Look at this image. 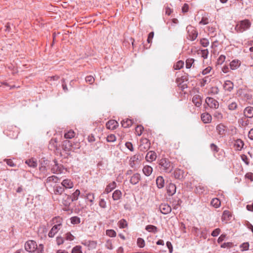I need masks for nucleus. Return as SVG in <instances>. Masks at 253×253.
I'll return each instance as SVG.
<instances>
[{
	"mask_svg": "<svg viewBox=\"0 0 253 253\" xmlns=\"http://www.w3.org/2000/svg\"><path fill=\"white\" fill-rule=\"evenodd\" d=\"M159 165L166 172L170 173L172 170L173 166L170 162L166 158L161 159L159 161Z\"/></svg>",
	"mask_w": 253,
	"mask_h": 253,
	"instance_id": "nucleus-1",
	"label": "nucleus"
},
{
	"mask_svg": "<svg viewBox=\"0 0 253 253\" xmlns=\"http://www.w3.org/2000/svg\"><path fill=\"white\" fill-rule=\"evenodd\" d=\"M251 23L249 20L246 19L240 21L235 27V30L237 32L242 33L249 29Z\"/></svg>",
	"mask_w": 253,
	"mask_h": 253,
	"instance_id": "nucleus-2",
	"label": "nucleus"
},
{
	"mask_svg": "<svg viewBox=\"0 0 253 253\" xmlns=\"http://www.w3.org/2000/svg\"><path fill=\"white\" fill-rule=\"evenodd\" d=\"M237 94L245 101H250L252 99V94L251 92L246 90L239 89Z\"/></svg>",
	"mask_w": 253,
	"mask_h": 253,
	"instance_id": "nucleus-3",
	"label": "nucleus"
},
{
	"mask_svg": "<svg viewBox=\"0 0 253 253\" xmlns=\"http://www.w3.org/2000/svg\"><path fill=\"white\" fill-rule=\"evenodd\" d=\"M37 248L36 242L33 240H29L25 244V249L29 252H33Z\"/></svg>",
	"mask_w": 253,
	"mask_h": 253,
	"instance_id": "nucleus-4",
	"label": "nucleus"
},
{
	"mask_svg": "<svg viewBox=\"0 0 253 253\" xmlns=\"http://www.w3.org/2000/svg\"><path fill=\"white\" fill-rule=\"evenodd\" d=\"M150 147V142L149 140L145 138H141L140 140V144L139 149L141 151H147Z\"/></svg>",
	"mask_w": 253,
	"mask_h": 253,
	"instance_id": "nucleus-5",
	"label": "nucleus"
},
{
	"mask_svg": "<svg viewBox=\"0 0 253 253\" xmlns=\"http://www.w3.org/2000/svg\"><path fill=\"white\" fill-rule=\"evenodd\" d=\"M187 29L188 33L187 38L191 41H194L197 38L198 36L197 31L196 29H194L192 27H190V28L188 27Z\"/></svg>",
	"mask_w": 253,
	"mask_h": 253,
	"instance_id": "nucleus-6",
	"label": "nucleus"
},
{
	"mask_svg": "<svg viewBox=\"0 0 253 253\" xmlns=\"http://www.w3.org/2000/svg\"><path fill=\"white\" fill-rule=\"evenodd\" d=\"M206 102L211 108L217 109L219 107V103L217 101L211 97H207Z\"/></svg>",
	"mask_w": 253,
	"mask_h": 253,
	"instance_id": "nucleus-7",
	"label": "nucleus"
},
{
	"mask_svg": "<svg viewBox=\"0 0 253 253\" xmlns=\"http://www.w3.org/2000/svg\"><path fill=\"white\" fill-rule=\"evenodd\" d=\"M54 165L51 168V171L54 173H61L63 172V167L59 165L56 160L54 161Z\"/></svg>",
	"mask_w": 253,
	"mask_h": 253,
	"instance_id": "nucleus-8",
	"label": "nucleus"
},
{
	"mask_svg": "<svg viewBox=\"0 0 253 253\" xmlns=\"http://www.w3.org/2000/svg\"><path fill=\"white\" fill-rule=\"evenodd\" d=\"M159 210L164 214L170 213L171 211L170 206L166 204H162L159 206Z\"/></svg>",
	"mask_w": 253,
	"mask_h": 253,
	"instance_id": "nucleus-9",
	"label": "nucleus"
},
{
	"mask_svg": "<svg viewBox=\"0 0 253 253\" xmlns=\"http://www.w3.org/2000/svg\"><path fill=\"white\" fill-rule=\"evenodd\" d=\"M72 143L69 140H64L62 143V148L65 152H69L72 150Z\"/></svg>",
	"mask_w": 253,
	"mask_h": 253,
	"instance_id": "nucleus-10",
	"label": "nucleus"
},
{
	"mask_svg": "<svg viewBox=\"0 0 253 253\" xmlns=\"http://www.w3.org/2000/svg\"><path fill=\"white\" fill-rule=\"evenodd\" d=\"M72 202L70 195L66 194L63 195L62 203L65 206L69 207Z\"/></svg>",
	"mask_w": 253,
	"mask_h": 253,
	"instance_id": "nucleus-11",
	"label": "nucleus"
},
{
	"mask_svg": "<svg viewBox=\"0 0 253 253\" xmlns=\"http://www.w3.org/2000/svg\"><path fill=\"white\" fill-rule=\"evenodd\" d=\"M61 226V223H58L56 225H54L48 233V236L49 237H53L55 235V234L58 231V230L60 229V227Z\"/></svg>",
	"mask_w": 253,
	"mask_h": 253,
	"instance_id": "nucleus-12",
	"label": "nucleus"
},
{
	"mask_svg": "<svg viewBox=\"0 0 253 253\" xmlns=\"http://www.w3.org/2000/svg\"><path fill=\"white\" fill-rule=\"evenodd\" d=\"M106 127L109 129H115L118 126V123L114 120H109L106 124Z\"/></svg>",
	"mask_w": 253,
	"mask_h": 253,
	"instance_id": "nucleus-13",
	"label": "nucleus"
},
{
	"mask_svg": "<svg viewBox=\"0 0 253 253\" xmlns=\"http://www.w3.org/2000/svg\"><path fill=\"white\" fill-rule=\"evenodd\" d=\"M192 102L195 105L198 107L202 105V97L198 94L195 95L192 98Z\"/></svg>",
	"mask_w": 253,
	"mask_h": 253,
	"instance_id": "nucleus-14",
	"label": "nucleus"
},
{
	"mask_svg": "<svg viewBox=\"0 0 253 253\" xmlns=\"http://www.w3.org/2000/svg\"><path fill=\"white\" fill-rule=\"evenodd\" d=\"M244 114L246 118H252L253 117V107L251 106L246 107L244 111Z\"/></svg>",
	"mask_w": 253,
	"mask_h": 253,
	"instance_id": "nucleus-15",
	"label": "nucleus"
},
{
	"mask_svg": "<svg viewBox=\"0 0 253 253\" xmlns=\"http://www.w3.org/2000/svg\"><path fill=\"white\" fill-rule=\"evenodd\" d=\"M61 185L65 189H70L73 187L74 184L70 179H66L62 181Z\"/></svg>",
	"mask_w": 253,
	"mask_h": 253,
	"instance_id": "nucleus-16",
	"label": "nucleus"
},
{
	"mask_svg": "<svg viewBox=\"0 0 253 253\" xmlns=\"http://www.w3.org/2000/svg\"><path fill=\"white\" fill-rule=\"evenodd\" d=\"M167 193L169 196H172L176 192V186L174 184L169 183L167 187Z\"/></svg>",
	"mask_w": 253,
	"mask_h": 253,
	"instance_id": "nucleus-17",
	"label": "nucleus"
},
{
	"mask_svg": "<svg viewBox=\"0 0 253 253\" xmlns=\"http://www.w3.org/2000/svg\"><path fill=\"white\" fill-rule=\"evenodd\" d=\"M157 158L156 154L154 151H149L147 153L145 159L148 162H152L156 160Z\"/></svg>",
	"mask_w": 253,
	"mask_h": 253,
	"instance_id": "nucleus-18",
	"label": "nucleus"
},
{
	"mask_svg": "<svg viewBox=\"0 0 253 253\" xmlns=\"http://www.w3.org/2000/svg\"><path fill=\"white\" fill-rule=\"evenodd\" d=\"M140 180V175L139 173H136L134 174L130 179V182L133 185L136 184Z\"/></svg>",
	"mask_w": 253,
	"mask_h": 253,
	"instance_id": "nucleus-19",
	"label": "nucleus"
},
{
	"mask_svg": "<svg viewBox=\"0 0 253 253\" xmlns=\"http://www.w3.org/2000/svg\"><path fill=\"white\" fill-rule=\"evenodd\" d=\"M64 191V188L62 185H55L53 187V193L55 195H61Z\"/></svg>",
	"mask_w": 253,
	"mask_h": 253,
	"instance_id": "nucleus-20",
	"label": "nucleus"
},
{
	"mask_svg": "<svg viewBox=\"0 0 253 253\" xmlns=\"http://www.w3.org/2000/svg\"><path fill=\"white\" fill-rule=\"evenodd\" d=\"M201 119L205 123H209L211 121V116L209 113H203L201 115Z\"/></svg>",
	"mask_w": 253,
	"mask_h": 253,
	"instance_id": "nucleus-21",
	"label": "nucleus"
},
{
	"mask_svg": "<svg viewBox=\"0 0 253 253\" xmlns=\"http://www.w3.org/2000/svg\"><path fill=\"white\" fill-rule=\"evenodd\" d=\"M184 172L180 169H176L173 172L174 176L175 178L181 179L183 177Z\"/></svg>",
	"mask_w": 253,
	"mask_h": 253,
	"instance_id": "nucleus-22",
	"label": "nucleus"
},
{
	"mask_svg": "<svg viewBox=\"0 0 253 253\" xmlns=\"http://www.w3.org/2000/svg\"><path fill=\"white\" fill-rule=\"evenodd\" d=\"M116 186V183L115 182H113L110 184H109L106 188H105V191L103 194L106 193L108 194L111 192Z\"/></svg>",
	"mask_w": 253,
	"mask_h": 253,
	"instance_id": "nucleus-23",
	"label": "nucleus"
},
{
	"mask_svg": "<svg viewBox=\"0 0 253 253\" xmlns=\"http://www.w3.org/2000/svg\"><path fill=\"white\" fill-rule=\"evenodd\" d=\"M233 83L230 81H226L224 84V88L225 90L231 91L233 89Z\"/></svg>",
	"mask_w": 253,
	"mask_h": 253,
	"instance_id": "nucleus-24",
	"label": "nucleus"
},
{
	"mask_svg": "<svg viewBox=\"0 0 253 253\" xmlns=\"http://www.w3.org/2000/svg\"><path fill=\"white\" fill-rule=\"evenodd\" d=\"M121 124L123 127L124 128H127L132 126L133 122L130 119H126L125 120H123L121 122Z\"/></svg>",
	"mask_w": 253,
	"mask_h": 253,
	"instance_id": "nucleus-25",
	"label": "nucleus"
},
{
	"mask_svg": "<svg viewBox=\"0 0 253 253\" xmlns=\"http://www.w3.org/2000/svg\"><path fill=\"white\" fill-rule=\"evenodd\" d=\"M238 123L239 124L240 126L243 127H246L249 125V121L247 119L246 117H244L239 119Z\"/></svg>",
	"mask_w": 253,
	"mask_h": 253,
	"instance_id": "nucleus-26",
	"label": "nucleus"
},
{
	"mask_svg": "<svg viewBox=\"0 0 253 253\" xmlns=\"http://www.w3.org/2000/svg\"><path fill=\"white\" fill-rule=\"evenodd\" d=\"M165 183V180L162 176H158L156 179V184L157 187L159 188H162L164 187Z\"/></svg>",
	"mask_w": 253,
	"mask_h": 253,
	"instance_id": "nucleus-27",
	"label": "nucleus"
},
{
	"mask_svg": "<svg viewBox=\"0 0 253 253\" xmlns=\"http://www.w3.org/2000/svg\"><path fill=\"white\" fill-rule=\"evenodd\" d=\"M153 169L149 166H145L143 169V172L144 174L146 176H149L152 173Z\"/></svg>",
	"mask_w": 253,
	"mask_h": 253,
	"instance_id": "nucleus-28",
	"label": "nucleus"
},
{
	"mask_svg": "<svg viewBox=\"0 0 253 253\" xmlns=\"http://www.w3.org/2000/svg\"><path fill=\"white\" fill-rule=\"evenodd\" d=\"M240 65V62L239 60H234L230 63V67L232 70H235L237 69Z\"/></svg>",
	"mask_w": 253,
	"mask_h": 253,
	"instance_id": "nucleus-29",
	"label": "nucleus"
},
{
	"mask_svg": "<svg viewBox=\"0 0 253 253\" xmlns=\"http://www.w3.org/2000/svg\"><path fill=\"white\" fill-rule=\"evenodd\" d=\"M25 163L29 167L32 168H36L37 166V163L33 158L27 160L25 161Z\"/></svg>",
	"mask_w": 253,
	"mask_h": 253,
	"instance_id": "nucleus-30",
	"label": "nucleus"
},
{
	"mask_svg": "<svg viewBox=\"0 0 253 253\" xmlns=\"http://www.w3.org/2000/svg\"><path fill=\"white\" fill-rule=\"evenodd\" d=\"M216 130L219 134L223 135L226 131L225 126L222 124H219L216 126Z\"/></svg>",
	"mask_w": 253,
	"mask_h": 253,
	"instance_id": "nucleus-31",
	"label": "nucleus"
},
{
	"mask_svg": "<svg viewBox=\"0 0 253 253\" xmlns=\"http://www.w3.org/2000/svg\"><path fill=\"white\" fill-rule=\"evenodd\" d=\"M122 196V192L119 190H115L113 193L112 198L114 201L119 200Z\"/></svg>",
	"mask_w": 253,
	"mask_h": 253,
	"instance_id": "nucleus-32",
	"label": "nucleus"
},
{
	"mask_svg": "<svg viewBox=\"0 0 253 253\" xmlns=\"http://www.w3.org/2000/svg\"><path fill=\"white\" fill-rule=\"evenodd\" d=\"M57 138H52L49 141V147L50 149H56L57 150Z\"/></svg>",
	"mask_w": 253,
	"mask_h": 253,
	"instance_id": "nucleus-33",
	"label": "nucleus"
},
{
	"mask_svg": "<svg viewBox=\"0 0 253 253\" xmlns=\"http://www.w3.org/2000/svg\"><path fill=\"white\" fill-rule=\"evenodd\" d=\"M145 229L149 232L156 233L158 232L157 227L154 225H148L146 226Z\"/></svg>",
	"mask_w": 253,
	"mask_h": 253,
	"instance_id": "nucleus-34",
	"label": "nucleus"
},
{
	"mask_svg": "<svg viewBox=\"0 0 253 253\" xmlns=\"http://www.w3.org/2000/svg\"><path fill=\"white\" fill-rule=\"evenodd\" d=\"M211 204L215 208H218L221 204L220 200L217 198H213L212 199L211 202Z\"/></svg>",
	"mask_w": 253,
	"mask_h": 253,
	"instance_id": "nucleus-35",
	"label": "nucleus"
},
{
	"mask_svg": "<svg viewBox=\"0 0 253 253\" xmlns=\"http://www.w3.org/2000/svg\"><path fill=\"white\" fill-rule=\"evenodd\" d=\"M80 191L78 189H77L72 194V195H70L72 202L77 201L78 199L79 196H80Z\"/></svg>",
	"mask_w": 253,
	"mask_h": 253,
	"instance_id": "nucleus-36",
	"label": "nucleus"
},
{
	"mask_svg": "<svg viewBox=\"0 0 253 253\" xmlns=\"http://www.w3.org/2000/svg\"><path fill=\"white\" fill-rule=\"evenodd\" d=\"M59 178L55 176V175H52V176H49L47 178V179H46V182L47 183H50L51 182H53L54 183H57L58 182V181H59Z\"/></svg>",
	"mask_w": 253,
	"mask_h": 253,
	"instance_id": "nucleus-37",
	"label": "nucleus"
},
{
	"mask_svg": "<svg viewBox=\"0 0 253 253\" xmlns=\"http://www.w3.org/2000/svg\"><path fill=\"white\" fill-rule=\"evenodd\" d=\"M75 135V132L72 130H70L64 134V137L66 139H71L74 137Z\"/></svg>",
	"mask_w": 253,
	"mask_h": 253,
	"instance_id": "nucleus-38",
	"label": "nucleus"
},
{
	"mask_svg": "<svg viewBox=\"0 0 253 253\" xmlns=\"http://www.w3.org/2000/svg\"><path fill=\"white\" fill-rule=\"evenodd\" d=\"M183 66L184 62L181 60H179L178 62H177V63L175 65H174L173 68L174 70H179L181 69L183 67Z\"/></svg>",
	"mask_w": 253,
	"mask_h": 253,
	"instance_id": "nucleus-39",
	"label": "nucleus"
},
{
	"mask_svg": "<svg viewBox=\"0 0 253 253\" xmlns=\"http://www.w3.org/2000/svg\"><path fill=\"white\" fill-rule=\"evenodd\" d=\"M244 145L243 141L241 139H237L235 143V145L238 150H241L243 147Z\"/></svg>",
	"mask_w": 253,
	"mask_h": 253,
	"instance_id": "nucleus-40",
	"label": "nucleus"
},
{
	"mask_svg": "<svg viewBox=\"0 0 253 253\" xmlns=\"http://www.w3.org/2000/svg\"><path fill=\"white\" fill-rule=\"evenodd\" d=\"M70 220L71 223L73 224H79L81 222L80 218L78 216L72 217Z\"/></svg>",
	"mask_w": 253,
	"mask_h": 253,
	"instance_id": "nucleus-41",
	"label": "nucleus"
},
{
	"mask_svg": "<svg viewBox=\"0 0 253 253\" xmlns=\"http://www.w3.org/2000/svg\"><path fill=\"white\" fill-rule=\"evenodd\" d=\"M194 59L193 58L187 59L186 61V67L187 69L190 68L192 64L194 63Z\"/></svg>",
	"mask_w": 253,
	"mask_h": 253,
	"instance_id": "nucleus-42",
	"label": "nucleus"
},
{
	"mask_svg": "<svg viewBox=\"0 0 253 253\" xmlns=\"http://www.w3.org/2000/svg\"><path fill=\"white\" fill-rule=\"evenodd\" d=\"M143 127L141 125L137 126L135 128V131L138 136H140L142 133L143 130Z\"/></svg>",
	"mask_w": 253,
	"mask_h": 253,
	"instance_id": "nucleus-43",
	"label": "nucleus"
},
{
	"mask_svg": "<svg viewBox=\"0 0 253 253\" xmlns=\"http://www.w3.org/2000/svg\"><path fill=\"white\" fill-rule=\"evenodd\" d=\"M106 235L111 237H114L116 236V233L114 230H107L106 231Z\"/></svg>",
	"mask_w": 253,
	"mask_h": 253,
	"instance_id": "nucleus-44",
	"label": "nucleus"
},
{
	"mask_svg": "<svg viewBox=\"0 0 253 253\" xmlns=\"http://www.w3.org/2000/svg\"><path fill=\"white\" fill-rule=\"evenodd\" d=\"M119 227L121 228H125L126 227L127 224V222L125 219H122L119 222Z\"/></svg>",
	"mask_w": 253,
	"mask_h": 253,
	"instance_id": "nucleus-45",
	"label": "nucleus"
},
{
	"mask_svg": "<svg viewBox=\"0 0 253 253\" xmlns=\"http://www.w3.org/2000/svg\"><path fill=\"white\" fill-rule=\"evenodd\" d=\"M81 249V246H77L73 248L72 253H83Z\"/></svg>",
	"mask_w": 253,
	"mask_h": 253,
	"instance_id": "nucleus-46",
	"label": "nucleus"
},
{
	"mask_svg": "<svg viewBox=\"0 0 253 253\" xmlns=\"http://www.w3.org/2000/svg\"><path fill=\"white\" fill-rule=\"evenodd\" d=\"M201 44L204 47H207L209 44V41L208 39L203 38L200 40Z\"/></svg>",
	"mask_w": 253,
	"mask_h": 253,
	"instance_id": "nucleus-47",
	"label": "nucleus"
},
{
	"mask_svg": "<svg viewBox=\"0 0 253 253\" xmlns=\"http://www.w3.org/2000/svg\"><path fill=\"white\" fill-rule=\"evenodd\" d=\"M86 198L91 203H93L94 199V195L93 193H88L86 195Z\"/></svg>",
	"mask_w": 253,
	"mask_h": 253,
	"instance_id": "nucleus-48",
	"label": "nucleus"
},
{
	"mask_svg": "<svg viewBox=\"0 0 253 253\" xmlns=\"http://www.w3.org/2000/svg\"><path fill=\"white\" fill-rule=\"evenodd\" d=\"M137 245L140 248H143L145 246V242H144V240L141 238H139L138 239H137Z\"/></svg>",
	"mask_w": 253,
	"mask_h": 253,
	"instance_id": "nucleus-49",
	"label": "nucleus"
},
{
	"mask_svg": "<svg viewBox=\"0 0 253 253\" xmlns=\"http://www.w3.org/2000/svg\"><path fill=\"white\" fill-rule=\"evenodd\" d=\"M106 140H107V142H113L116 141V136L115 135L110 134L107 136Z\"/></svg>",
	"mask_w": 253,
	"mask_h": 253,
	"instance_id": "nucleus-50",
	"label": "nucleus"
},
{
	"mask_svg": "<svg viewBox=\"0 0 253 253\" xmlns=\"http://www.w3.org/2000/svg\"><path fill=\"white\" fill-rule=\"evenodd\" d=\"M210 79L208 76L205 77L204 78L202 79V81L201 83V86H204L206 84L210 82Z\"/></svg>",
	"mask_w": 253,
	"mask_h": 253,
	"instance_id": "nucleus-51",
	"label": "nucleus"
},
{
	"mask_svg": "<svg viewBox=\"0 0 253 253\" xmlns=\"http://www.w3.org/2000/svg\"><path fill=\"white\" fill-rule=\"evenodd\" d=\"M94 80V78L92 76H88L85 78V81L90 84H93Z\"/></svg>",
	"mask_w": 253,
	"mask_h": 253,
	"instance_id": "nucleus-52",
	"label": "nucleus"
},
{
	"mask_svg": "<svg viewBox=\"0 0 253 253\" xmlns=\"http://www.w3.org/2000/svg\"><path fill=\"white\" fill-rule=\"evenodd\" d=\"M99 205L102 208L105 209L106 208V203L104 199H101L100 200Z\"/></svg>",
	"mask_w": 253,
	"mask_h": 253,
	"instance_id": "nucleus-53",
	"label": "nucleus"
},
{
	"mask_svg": "<svg viewBox=\"0 0 253 253\" xmlns=\"http://www.w3.org/2000/svg\"><path fill=\"white\" fill-rule=\"evenodd\" d=\"M237 104L236 102H233L229 104L228 105V108L229 110H234L236 109Z\"/></svg>",
	"mask_w": 253,
	"mask_h": 253,
	"instance_id": "nucleus-54",
	"label": "nucleus"
},
{
	"mask_svg": "<svg viewBox=\"0 0 253 253\" xmlns=\"http://www.w3.org/2000/svg\"><path fill=\"white\" fill-rule=\"evenodd\" d=\"M210 92L212 94H217L219 92V89L216 86L212 87L211 88Z\"/></svg>",
	"mask_w": 253,
	"mask_h": 253,
	"instance_id": "nucleus-55",
	"label": "nucleus"
},
{
	"mask_svg": "<svg viewBox=\"0 0 253 253\" xmlns=\"http://www.w3.org/2000/svg\"><path fill=\"white\" fill-rule=\"evenodd\" d=\"M202 56L204 59H207L209 54V51L207 49L201 50Z\"/></svg>",
	"mask_w": 253,
	"mask_h": 253,
	"instance_id": "nucleus-56",
	"label": "nucleus"
},
{
	"mask_svg": "<svg viewBox=\"0 0 253 253\" xmlns=\"http://www.w3.org/2000/svg\"><path fill=\"white\" fill-rule=\"evenodd\" d=\"M249 244L248 243H244L241 245V248L242 249V251H247L249 249Z\"/></svg>",
	"mask_w": 253,
	"mask_h": 253,
	"instance_id": "nucleus-57",
	"label": "nucleus"
},
{
	"mask_svg": "<svg viewBox=\"0 0 253 253\" xmlns=\"http://www.w3.org/2000/svg\"><path fill=\"white\" fill-rule=\"evenodd\" d=\"M4 161L6 162L7 165L10 167H14L16 166V164H14L11 159H5Z\"/></svg>",
	"mask_w": 253,
	"mask_h": 253,
	"instance_id": "nucleus-58",
	"label": "nucleus"
},
{
	"mask_svg": "<svg viewBox=\"0 0 253 253\" xmlns=\"http://www.w3.org/2000/svg\"><path fill=\"white\" fill-rule=\"evenodd\" d=\"M125 145L126 147L131 151H133L134 149L133 147L132 144L130 142H127L126 143Z\"/></svg>",
	"mask_w": 253,
	"mask_h": 253,
	"instance_id": "nucleus-59",
	"label": "nucleus"
},
{
	"mask_svg": "<svg viewBox=\"0 0 253 253\" xmlns=\"http://www.w3.org/2000/svg\"><path fill=\"white\" fill-rule=\"evenodd\" d=\"M220 232V229L219 228H216L212 232L211 235L213 237H216V236H217L219 234Z\"/></svg>",
	"mask_w": 253,
	"mask_h": 253,
	"instance_id": "nucleus-60",
	"label": "nucleus"
},
{
	"mask_svg": "<svg viewBox=\"0 0 253 253\" xmlns=\"http://www.w3.org/2000/svg\"><path fill=\"white\" fill-rule=\"evenodd\" d=\"M210 147L211 150L214 152H217L219 150L218 147L213 143H211Z\"/></svg>",
	"mask_w": 253,
	"mask_h": 253,
	"instance_id": "nucleus-61",
	"label": "nucleus"
},
{
	"mask_svg": "<svg viewBox=\"0 0 253 253\" xmlns=\"http://www.w3.org/2000/svg\"><path fill=\"white\" fill-rule=\"evenodd\" d=\"M56 244L58 246H59V245L62 244L64 243V239L61 237H57L56 238Z\"/></svg>",
	"mask_w": 253,
	"mask_h": 253,
	"instance_id": "nucleus-62",
	"label": "nucleus"
},
{
	"mask_svg": "<svg viewBox=\"0 0 253 253\" xmlns=\"http://www.w3.org/2000/svg\"><path fill=\"white\" fill-rule=\"evenodd\" d=\"M213 116L217 119H221L222 118V114L218 111H215L213 114Z\"/></svg>",
	"mask_w": 253,
	"mask_h": 253,
	"instance_id": "nucleus-63",
	"label": "nucleus"
},
{
	"mask_svg": "<svg viewBox=\"0 0 253 253\" xmlns=\"http://www.w3.org/2000/svg\"><path fill=\"white\" fill-rule=\"evenodd\" d=\"M74 239V237L70 232L66 234V239L69 241H72Z\"/></svg>",
	"mask_w": 253,
	"mask_h": 253,
	"instance_id": "nucleus-64",
	"label": "nucleus"
}]
</instances>
